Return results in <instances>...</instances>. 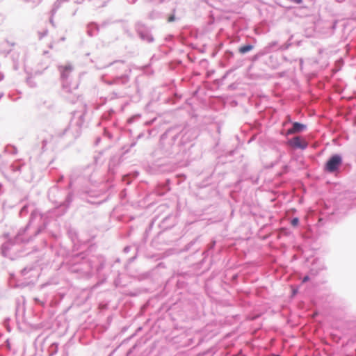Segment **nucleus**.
<instances>
[{
  "label": "nucleus",
  "instance_id": "2",
  "mask_svg": "<svg viewBox=\"0 0 356 356\" xmlns=\"http://www.w3.org/2000/svg\"><path fill=\"white\" fill-rule=\"evenodd\" d=\"M289 143L295 148L305 149L307 147V143L305 140L299 136L293 138L289 141Z\"/></svg>",
  "mask_w": 356,
  "mask_h": 356
},
{
  "label": "nucleus",
  "instance_id": "7",
  "mask_svg": "<svg viewBox=\"0 0 356 356\" xmlns=\"http://www.w3.org/2000/svg\"><path fill=\"white\" fill-rule=\"evenodd\" d=\"M175 20V16L174 15H170L169 16L168 19V21L169 22H172Z\"/></svg>",
  "mask_w": 356,
  "mask_h": 356
},
{
  "label": "nucleus",
  "instance_id": "4",
  "mask_svg": "<svg viewBox=\"0 0 356 356\" xmlns=\"http://www.w3.org/2000/svg\"><path fill=\"white\" fill-rule=\"evenodd\" d=\"M252 49V45H245V46H243V47H241L240 49H239V51L241 53V54H245L250 50Z\"/></svg>",
  "mask_w": 356,
  "mask_h": 356
},
{
  "label": "nucleus",
  "instance_id": "5",
  "mask_svg": "<svg viewBox=\"0 0 356 356\" xmlns=\"http://www.w3.org/2000/svg\"><path fill=\"white\" fill-rule=\"evenodd\" d=\"M62 68H63V72H62L63 75H65V72H70L72 70V67L70 65H69V66H64Z\"/></svg>",
  "mask_w": 356,
  "mask_h": 356
},
{
  "label": "nucleus",
  "instance_id": "6",
  "mask_svg": "<svg viewBox=\"0 0 356 356\" xmlns=\"http://www.w3.org/2000/svg\"><path fill=\"white\" fill-rule=\"evenodd\" d=\"M298 222H299V220L298 218H293L292 220H291V225L293 226H297L298 225Z\"/></svg>",
  "mask_w": 356,
  "mask_h": 356
},
{
  "label": "nucleus",
  "instance_id": "1",
  "mask_svg": "<svg viewBox=\"0 0 356 356\" xmlns=\"http://www.w3.org/2000/svg\"><path fill=\"white\" fill-rule=\"evenodd\" d=\"M341 163V156L338 154L333 155L327 161L325 170L328 172H334L338 170Z\"/></svg>",
  "mask_w": 356,
  "mask_h": 356
},
{
  "label": "nucleus",
  "instance_id": "3",
  "mask_svg": "<svg viewBox=\"0 0 356 356\" xmlns=\"http://www.w3.org/2000/svg\"><path fill=\"white\" fill-rule=\"evenodd\" d=\"M306 128L305 124H302L299 122H294L293 124V127L287 130V134H293L295 133H298L303 131Z\"/></svg>",
  "mask_w": 356,
  "mask_h": 356
},
{
  "label": "nucleus",
  "instance_id": "8",
  "mask_svg": "<svg viewBox=\"0 0 356 356\" xmlns=\"http://www.w3.org/2000/svg\"><path fill=\"white\" fill-rule=\"evenodd\" d=\"M309 280V277L308 276H306L303 278L302 280V282H307Z\"/></svg>",
  "mask_w": 356,
  "mask_h": 356
}]
</instances>
